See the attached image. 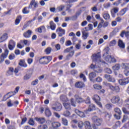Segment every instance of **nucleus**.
<instances>
[{"label":"nucleus","mask_w":129,"mask_h":129,"mask_svg":"<svg viewBox=\"0 0 129 129\" xmlns=\"http://www.w3.org/2000/svg\"><path fill=\"white\" fill-rule=\"evenodd\" d=\"M92 121L94 123L93 128L98 129V127L97 126H100L101 123H102V119L97 117V116H94L92 117Z\"/></svg>","instance_id":"nucleus-1"},{"label":"nucleus","mask_w":129,"mask_h":129,"mask_svg":"<svg viewBox=\"0 0 129 129\" xmlns=\"http://www.w3.org/2000/svg\"><path fill=\"white\" fill-rule=\"evenodd\" d=\"M103 85H104V86H106V87H108L109 89L111 90L112 91H114V92H119V87L118 86H113L112 84L109 83H107L106 82H104L103 83Z\"/></svg>","instance_id":"nucleus-2"},{"label":"nucleus","mask_w":129,"mask_h":129,"mask_svg":"<svg viewBox=\"0 0 129 129\" xmlns=\"http://www.w3.org/2000/svg\"><path fill=\"white\" fill-rule=\"evenodd\" d=\"M111 102L113 104H117L119 106L122 105L123 100H120V98L118 96H115L111 99Z\"/></svg>","instance_id":"nucleus-3"},{"label":"nucleus","mask_w":129,"mask_h":129,"mask_svg":"<svg viewBox=\"0 0 129 129\" xmlns=\"http://www.w3.org/2000/svg\"><path fill=\"white\" fill-rule=\"evenodd\" d=\"M82 38L83 40L87 39L89 37V33L88 32V28L85 27L82 29Z\"/></svg>","instance_id":"nucleus-4"},{"label":"nucleus","mask_w":129,"mask_h":129,"mask_svg":"<svg viewBox=\"0 0 129 129\" xmlns=\"http://www.w3.org/2000/svg\"><path fill=\"white\" fill-rule=\"evenodd\" d=\"M100 57L101 56L100 55V52H98L96 54H94L92 55V60L93 62H97V63H99V62H103V61H101V60H100Z\"/></svg>","instance_id":"nucleus-5"},{"label":"nucleus","mask_w":129,"mask_h":129,"mask_svg":"<svg viewBox=\"0 0 129 129\" xmlns=\"http://www.w3.org/2000/svg\"><path fill=\"white\" fill-rule=\"evenodd\" d=\"M92 99L95 101V102L99 106V107H102V104L100 102V97L98 95H94L92 97Z\"/></svg>","instance_id":"nucleus-6"},{"label":"nucleus","mask_w":129,"mask_h":129,"mask_svg":"<svg viewBox=\"0 0 129 129\" xmlns=\"http://www.w3.org/2000/svg\"><path fill=\"white\" fill-rule=\"evenodd\" d=\"M52 109L55 111H60L62 109V105L58 102L53 104L52 105Z\"/></svg>","instance_id":"nucleus-7"},{"label":"nucleus","mask_w":129,"mask_h":129,"mask_svg":"<svg viewBox=\"0 0 129 129\" xmlns=\"http://www.w3.org/2000/svg\"><path fill=\"white\" fill-rule=\"evenodd\" d=\"M39 3L36 0H32L30 2V5L29 6V9H32V10H35V9L38 8Z\"/></svg>","instance_id":"nucleus-8"},{"label":"nucleus","mask_w":129,"mask_h":129,"mask_svg":"<svg viewBox=\"0 0 129 129\" xmlns=\"http://www.w3.org/2000/svg\"><path fill=\"white\" fill-rule=\"evenodd\" d=\"M8 55H9V50L6 49L5 53H3L0 56V64H2L5 61V59L8 57Z\"/></svg>","instance_id":"nucleus-9"},{"label":"nucleus","mask_w":129,"mask_h":129,"mask_svg":"<svg viewBox=\"0 0 129 129\" xmlns=\"http://www.w3.org/2000/svg\"><path fill=\"white\" fill-rule=\"evenodd\" d=\"M114 111L118 114L117 115L115 114L114 115L115 118H116V119H120V115L121 114V110H120V109L119 108H115L114 109Z\"/></svg>","instance_id":"nucleus-10"},{"label":"nucleus","mask_w":129,"mask_h":129,"mask_svg":"<svg viewBox=\"0 0 129 129\" xmlns=\"http://www.w3.org/2000/svg\"><path fill=\"white\" fill-rule=\"evenodd\" d=\"M118 83L120 85H126L129 83V77L118 80Z\"/></svg>","instance_id":"nucleus-11"},{"label":"nucleus","mask_w":129,"mask_h":129,"mask_svg":"<svg viewBox=\"0 0 129 129\" xmlns=\"http://www.w3.org/2000/svg\"><path fill=\"white\" fill-rule=\"evenodd\" d=\"M56 32L58 34L59 37H62L63 35H65V30L61 28V27H58L56 30Z\"/></svg>","instance_id":"nucleus-12"},{"label":"nucleus","mask_w":129,"mask_h":129,"mask_svg":"<svg viewBox=\"0 0 129 129\" xmlns=\"http://www.w3.org/2000/svg\"><path fill=\"white\" fill-rule=\"evenodd\" d=\"M104 77L109 81V82H112L113 83L115 82V79L109 75H105Z\"/></svg>","instance_id":"nucleus-13"},{"label":"nucleus","mask_w":129,"mask_h":129,"mask_svg":"<svg viewBox=\"0 0 129 129\" xmlns=\"http://www.w3.org/2000/svg\"><path fill=\"white\" fill-rule=\"evenodd\" d=\"M32 34H33V31L31 30H28L27 31L23 33V36L24 38H31Z\"/></svg>","instance_id":"nucleus-14"},{"label":"nucleus","mask_w":129,"mask_h":129,"mask_svg":"<svg viewBox=\"0 0 129 129\" xmlns=\"http://www.w3.org/2000/svg\"><path fill=\"white\" fill-rule=\"evenodd\" d=\"M15 47H16V42L14 41V40H11L9 41V49L12 50H14V49L15 48Z\"/></svg>","instance_id":"nucleus-15"},{"label":"nucleus","mask_w":129,"mask_h":129,"mask_svg":"<svg viewBox=\"0 0 129 129\" xmlns=\"http://www.w3.org/2000/svg\"><path fill=\"white\" fill-rule=\"evenodd\" d=\"M9 36L8 33H4L1 37H0V43H3L5 42V41L8 40Z\"/></svg>","instance_id":"nucleus-16"},{"label":"nucleus","mask_w":129,"mask_h":129,"mask_svg":"<svg viewBox=\"0 0 129 129\" xmlns=\"http://www.w3.org/2000/svg\"><path fill=\"white\" fill-rule=\"evenodd\" d=\"M125 37L129 41V31H123L121 32L120 33V37L122 38H123V37Z\"/></svg>","instance_id":"nucleus-17"},{"label":"nucleus","mask_w":129,"mask_h":129,"mask_svg":"<svg viewBox=\"0 0 129 129\" xmlns=\"http://www.w3.org/2000/svg\"><path fill=\"white\" fill-rule=\"evenodd\" d=\"M35 119L36 121H38L41 124H43L46 122V118L45 117L36 118Z\"/></svg>","instance_id":"nucleus-18"},{"label":"nucleus","mask_w":129,"mask_h":129,"mask_svg":"<svg viewBox=\"0 0 129 129\" xmlns=\"http://www.w3.org/2000/svg\"><path fill=\"white\" fill-rule=\"evenodd\" d=\"M128 10V8H125L121 10L118 13H117V15L118 16H123L125 14L126 12H127Z\"/></svg>","instance_id":"nucleus-19"},{"label":"nucleus","mask_w":129,"mask_h":129,"mask_svg":"<svg viewBox=\"0 0 129 129\" xmlns=\"http://www.w3.org/2000/svg\"><path fill=\"white\" fill-rule=\"evenodd\" d=\"M85 86V85L82 82H78L75 84V87L77 88H83Z\"/></svg>","instance_id":"nucleus-20"},{"label":"nucleus","mask_w":129,"mask_h":129,"mask_svg":"<svg viewBox=\"0 0 129 129\" xmlns=\"http://www.w3.org/2000/svg\"><path fill=\"white\" fill-rule=\"evenodd\" d=\"M75 112L80 117H85V114H84V112L80 111L78 109H76Z\"/></svg>","instance_id":"nucleus-21"},{"label":"nucleus","mask_w":129,"mask_h":129,"mask_svg":"<svg viewBox=\"0 0 129 129\" xmlns=\"http://www.w3.org/2000/svg\"><path fill=\"white\" fill-rule=\"evenodd\" d=\"M66 5H61L57 7L56 9V13H58L59 12H61V11L65 9Z\"/></svg>","instance_id":"nucleus-22"},{"label":"nucleus","mask_w":129,"mask_h":129,"mask_svg":"<svg viewBox=\"0 0 129 129\" xmlns=\"http://www.w3.org/2000/svg\"><path fill=\"white\" fill-rule=\"evenodd\" d=\"M49 25L50 28L52 31H55V30H56V24H55L53 21L50 22Z\"/></svg>","instance_id":"nucleus-23"},{"label":"nucleus","mask_w":129,"mask_h":129,"mask_svg":"<svg viewBox=\"0 0 129 129\" xmlns=\"http://www.w3.org/2000/svg\"><path fill=\"white\" fill-rule=\"evenodd\" d=\"M19 64L20 66H21V67H24V68H26V67H28V65L26 62H25V60L24 59H21L20 60V62L19 63Z\"/></svg>","instance_id":"nucleus-24"},{"label":"nucleus","mask_w":129,"mask_h":129,"mask_svg":"<svg viewBox=\"0 0 129 129\" xmlns=\"http://www.w3.org/2000/svg\"><path fill=\"white\" fill-rule=\"evenodd\" d=\"M45 113L46 116H47L48 117H49V116H51V115H52V113H51V111H50V109H49V107H47L45 108Z\"/></svg>","instance_id":"nucleus-25"},{"label":"nucleus","mask_w":129,"mask_h":129,"mask_svg":"<svg viewBox=\"0 0 129 129\" xmlns=\"http://www.w3.org/2000/svg\"><path fill=\"white\" fill-rule=\"evenodd\" d=\"M63 105L66 109H68V110H70V109H71V105H70V103L66 102L63 103Z\"/></svg>","instance_id":"nucleus-26"},{"label":"nucleus","mask_w":129,"mask_h":129,"mask_svg":"<svg viewBox=\"0 0 129 129\" xmlns=\"http://www.w3.org/2000/svg\"><path fill=\"white\" fill-rule=\"evenodd\" d=\"M118 46L119 47V48H121V49H124V48L125 47L124 43H123L122 40L120 39H119L118 41Z\"/></svg>","instance_id":"nucleus-27"},{"label":"nucleus","mask_w":129,"mask_h":129,"mask_svg":"<svg viewBox=\"0 0 129 129\" xmlns=\"http://www.w3.org/2000/svg\"><path fill=\"white\" fill-rule=\"evenodd\" d=\"M39 63L40 64H47L46 59V56H43L39 59Z\"/></svg>","instance_id":"nucleus-28"},{"label":"nucleus","mask_w":129,"mask_h":129,"mask_svg":"<svg viewBox=\"0 0 129 129\" xmlns=\"http://www.w3.org/2000/svg\"><path fill=\"white\" fill-rule=\"evenodd\" d=\"M95 109H96L95 105L91 104L89 106L88 109L87 110V111H92V110H95Z\"/></svg>","instance_id":"nucleus-29"},{"label":"nucleus","mask_w":129,"mask_h":129,"mask_svg":"<svg viewBox=\"0 0 129 129\" xmlns=\"http://www.w3.org/2000/svg\"><path fill=\"white\" fill-rule=\"evenodd\" d=\"M51 125L52 126H54L56 128H58V127H60V126H61V123H60V122H59L55 121L52 122Z\"/></svg>","instance_id":"nucleus-30"},{"label":"nucleus","mask_w":129,"mask_h":129,"mask_svg":"<svg viewBox=\"0 0 129 129\" xmlns=\"http://www.w3.org/2000/svg\"><path fill=\"white\" fill-rule=\"evenodd\" d=\"M84 125L86 129H92L91 128V125H90V122L86 121L84 122Z\"/></svg>","instance_id":"nucleus-31"},{"label":"nucleus","mask_w":129,"mask_h":129,"mask_svg":"<svg viewBox=\"0 0 129 129\" xmlns=\"http://www.w3.org/2000/svg\"><path fill=\"white\" fill-rule=\"evenodd\" d=\"M60 99L61 100V101H63L64 102H67L69 101V100H68V98H67V97L66 95L60 96Z\"/></svg>","instance_id":"nucleus-32"},{"label":"nucleus","mask_w":129,"mask_h":129,"mask_svg":"<svg viewBox=\"0 0 129 129\" xmlns=\"http://www.w3.org/2000/svg\"><path fill=\"white\" fill-rule=\"evenodd\" d=\"M89 77L91 81L93 78L96 77V74L94 72H92L89 74Z\"/></svg>","instance_id":"nucleus-33"},{"label":"nucleus","mask_w":129,"mask_h":129,"mask_svg":"<svg viewBox=\"0 0 129 129\" xmlns=\"http://www.w3.org/2000/svg\"><path fill=\"white\" fill-rule=\"evenodd\" d=\"M29 9L30 8H29V6L28 7H25L22 10L23 14H24V15H27V14H29V13H30Z\"/></svg>","instance_id":"nucleus-34"},{"label":"nucleus","mask_w":129,"mask_h":129,"mask_svg":"<svg viewBox=\"0 0 129 129\" xmlns=\"http://www.w3.org/2000/svg\"><path fill=\"white\" fill-rule=\"evenodd\" d=\"M75 97L76 98V100L77 102H78L79 103L80 102H83V99H82L81 97H79L78 95H76L75 96Z\"/></svg>","instance_id":"nucleus-35"},{"label":"nucleus","mask_w":129,"mask_h":129,"mask_svg":"<svg viewBox=\"0 0 129 129\" xmlns=\"http://www.w3.org/2000/svg\"><path fill=\"white\" fill-rule=\"evenodd\" d=\"M112 69H113V70H114L115 71L119 70V69H120V64L116 63L115 65L112 67Z\"/></svg>","instance_id":"nucleus-36"},{"label":"nucleus","mask_w":129,"mask_h":129,"mask_svg":"<svg viewBox=\"0 0 129 129\" xmlns=\"http://www.w3.org/2000/svg\"><path fill=\"white\" fill-rule=\"evenodd\" d=\"M21 20H22V16H18L15 20V25H19V24H20V23L21 22Z\"/></svg>","instance_id":"nucleus-37"},{"label":"nucleus","mask_w":129,"mask_h":129,"mask_svg":"<svg viewBox=\"0 0 129 129\" xmlns=\"http://www.w3.org/2000/svg\"><path fill=\"white\" fill-rule=\"evenodd\" d=\"M61 122L62 124H63V125H66V126L68 125V120L65 117L61 118Z\"/></svg>","instance_id":"nucleus-38"},{"label":"nucleus","mask_w":129,"mask_h":129,"mask_svg":"<svg viewBox=\"0 0 129 129\" xmlns=\"http://www.w3.org/2000/svg\"><path fill=\"white\" fill-rule=\"evenodd\" d=\"M97 68V66L96 65V64H94V63H92L89 68L90 69H92V70H93V71L95 72V70H96V68Z\"/></svg>","instance_id":"nucleus-39"},{"label":"nucleus","mask_w":129,"mask_h":129,"mask_svg":"<svg viewBox=\"0 0 129 129\" xmlns=\"http://www.w3.org/2000/svg\"><path fill=\"white\" fill-rule=\"evenodd\" d=\"M63 115L66 116V117H70V115H71V113L69 111H66L63 112Z\"/></svg>","instance_id":"nucleus-40"},{"label":"nucleus","mask_w":129,"mask_h":129,"mask_svg":"<svg viewBox=\"0 0 129 129\" xmlns=\"http://www.w3.org/2000/svg\"><path fill=\"white\" fill-rule=\"evenodd\" d=\"M80 15V13H77L75 16L71 17V21H76L77 20V17Z\"/></svg>","instance_id":"nucleus-41"},{"label":"nucleus","mask_w":129,"mask_h":129,"mask_svg":"<svg viewBox=\"0 0 129 129\" xmlns=\"http://www.w3.org/2000/svg\"><path fill=\"white\" fill-rule=\"evenodd\" d=\"M93 87L94 89H96L97 90H100V89H101L102 88V86L97 84L94 85Z\"/></svg>","instance_id":"nucleus-42"},{"label":"nucleus","mask_w":129,"mask_h":129,"mask_svg":"<svg viewBox=\"0 0 129 129\" xmlns=\"http://www.w3.org/2000/svg\"><path fill=\"white\" fill-rule=\"evenodd\" d=\"M74 53H75L74 51H73L70 52V53L67 56L66 59L69 60V59H70V57H73V55H74Z\"/></svg>","instance_id":"nucleus-43"},{"label":"nucleus","mask_w":129,"mask_h":129,"mask_svg":"<svg viewBox=\"0 0 129 129\" xmlns=\"http://www.w3.org/2000/svg\"><path fill=\"white\" fill-rule=\"evenodd\" d=\"M103 17L105 20H109L110 16L108 13H104Z\"/></svg>","instance_id":"nucleus-44"},{"label":"nucleus","mask_w":129,"mask_h":129,"mask_svg":"<svg viewBox=\"0 0 129 129\" xmlns=\"http://www.w3.org/2000/svg\"><path fill=\"white\" fill-rule=\"evenodd\" d=\"M117 29H114L112 32L110 33V37H113L117 34Z\"/></svg>","instance_id":"nucleus-45"},{"label":"nucleus","mask_w":129,"mask_h":129,"mask_svg":"<svg viewBox=\"0 0 129 129\" xmlns=\"http://www.w3.org/2000/svg\"><path fill=\"white\" fill-rule=\"evenodd\" d=\"M38 129H48V126L47 124L40 125L38 126Z\"/></svg>","instance_id":"nucleus-46"},{"label":"nucleus","mask_w":129,"mask_h":129,"mask_svg":"<svg viewBox=\"0 0 129 129\" xmlns=\"http://www.w3.org/2000/svg\"><path fill=\"white\" fill-rule=\"evenodd\" d=\"M102 68L99 67V66H97L96 70L95 71V72H96V73H101V72H102Z\"/></svg>","instance_id":"nucleus-47"},{"label":"nucleus","mask_w":129,"mask_h":129,"mask_svg":"<svg viewBox=\"0 0 129 129\" xmlns=\"http://www.w3.org/2000/svg\"><path fill=\"white\" fill-rule=\"evenodd\" d=\"M120 123L121 122L119 121L116 122V123H115V125L113 126V128H117V127H118L119 126H120Z\"/></svg>","instance_id":"nucleus-48"},{"label":"nucleus","mask_w":129,"mask_h":129,"mask_svg":"<svg viewBox=\"0 0 129 129\" xmlns=\"http://www.w3.org/2000/svg\"><path fill=\"white\" fill-rule=\"evenodd\" d=\"M45 59L46 60L47 64H48L49 62H51V61L52 60V56H45Z\"/></svg>","instance_id":"nucleus-49"},{"label":"nucleus","mask_w":129,"mask_h":129,"mask_svg":"<svg viewBox=\"0 0 129 129\" xmlns=\"http://www.w3.org/2000/svg\"><path fill=\"white\" fill-rule=\"evenodd\" d=\"M110 6H111V4H110V3L108 2L104 4L103 7L104 9H109V8H110Z\"/></svg>","instance_id":"nucleus-50"},{"label":"nucleus","mask_w":129,"mask_h":129,"mask_svg":"<svg viewBox=\"0 0 129 129\" xmlns=\"http://www.w3.org/2000/svg\"><path fill=\"white\" fill-rule=\"evenodd\" d=\"M105 60L108 63H111V56L107 55L105 58Z\"/></svg>","instance_id":"nucleus-51"},{"label":"nucleus","mask_w":129,"mask_h":129,"mask_svg":"<svg viewBox=\"0 0 129 129\" xmlns=\"http://www.w3.org/2000/svg\"><path fill=\"white\" fill-rule=\"evenodd\" d=\"M78 126L79 128H82V127H83V126H84V123H83V122L81 121H79L78 123Z\"/></svg>","instance_id":"nucleus-52"},{"label":"nucleus","mask_w":129,"mask_h":129,"mask_svg":"<svg viewBox=\"0 0 129 129\" xmlns=\"http://www.w3.org/2000/svg\"><path fill=\"white\" fill-rule=\"evenodd\" d=\"M123 68L124 69H129V63H122Z\"/></svg>","instance_id":"nucleus-53"},{"label":"nucleus","mask_w":129,"mask_h":129,"mask_svg":"<svg viewBox=\"0 0 129 129\" xmlns=\"http://www.w3.org/2000/svg\"><path fill=\"white\" fill-rule=\"evenodd\" d=\"M42 30H45V26H42L37 29V32L38 33H42Z\"/></svg>","instance_id":"nucleus-54"},{"label":"nucleus","mask_w":129,"mask_h":129,"mask_svg":"<svg viewBox=\"0 0 129 129\" xmlns=\"http://www.w3.org/2000/svg\"><path fill=\"white\" fill-rule=\"evenodd\" d=\"M52 51V48L51 47H48L45 49V53L49 55L51 53V51Z\"/></svg>","instance_id":"nucleus-55"},{"label":"nucleus","mask_w":129,"mask_h":129,"mask_svg":"<svg viewBox=\"0 0 129 129\" xmlns=\"http://www.w3.org/2000/svg\"><path fill=\"white\" fill-rule=\"evenodd\" d=\"M105 116L107 120H109V119H110V117H111V114L108 113H106Z\"/></svg>","instance_id":"nucleus-56"},{"label":"nucleus","mask_w":129,"mask_h":129,"mask_svg":"<svg viewBox=\"0 0 129 129\" xmlns=\"http://www.w3.org/2000/svg\"><path fill=\"white\" fill-rule=\"evenodd\" d=\"M103 23H104V21L103 20H101V22H100L98 25L97 29H101V28H102Z\"/></svg>","instance_id":"nucleus-57"},{"label":"nucleus","mask_w":129,"mask_h":129,"mask_svg":"<svg viewBox=\"0 0 129 129\" xmlns=\"http://www.w3.org/2000/svg\"><path fill=\"white\" fill-rule=\"evenodd\" d=\"M122 110L123 112L124 113H125V114L129 115V111H127V110L126 109V108H125V107H122Z\"/></svg>","instance_id":"nucleus-58"},{"label":"nucleus","mask_w":129,"mask_h":129,"mask_svg":"<svg viewBox=\"0 0 129 129\" xmlns=\"http://www.w3.org/2000/svg\"><path fill=\"white\" fill-rule=\"evenodd\" d=\"M71 103L72 106H74V107L76 106V102L74 101V99L72 98L71 99Z\"/></svg>","instance_id":"nucleus-59"},{"label":"nucleus","mask_w":129,"mask_h":129,"mask_svg":"<svg viewBox=\"0 0 129 129\" xmlns=\"http://www.w3.org/2000/svg\"><path fill=\"white\" fill-rule=\"evenodd\" d=\"M105 71L106 73H108V74H111L112 73V71L110 69L106 68L105 69Z\"/></svg>","instance_id":"nucleus-60"},{"label":"nucleus","mask_w":129,"mask_h":129,"mask_svg":"<svg viewBox=\"0 0 129 129\" xmlns=\"http://www.w3.org/2000/svg\"><path fill=\"white\" fill-rule=\"evenodd\" d=\"M38 82H39V80H38V79H36L35 81L32 82L31 85L35 86V85H37V84H38Z\"/></svg>","instance_id":"nucleus-61"},{"label":"nucleus","mask_w":129,"mask_h":129,"mask_svg":"<svg viewBox=\"0 0 129 129\" xmlns=\"http://www.w3.org/2000/svg\"><path fill=\"white\" fill-rule=\"evenodd\" d=\"M30 78H31V75L27 74L24 77V80H29V79H30Z\"/></svg>","instance_id":"nucleus-62"},{"label":"nucleus","mask_w":129,"mask_h":129,"mask_svg":"<svg viewBox=\"0 0 129 129\" xmlns=\"http://www.w3.org/2000/svg\"><path fill=\"white\" fill-rule=\"evenodd\" d=\"M29 124L30 125H34V124H35V122L34 121V119L31 118L30 119L29 121Z\"/></svg>","instance_id":"nucleus-63"},{"label":"nucleus","mask_w":129,"mask_h":129,"mask_svg":"<svg viewBox=\"0 0 129 129\" xmlns=\"http://www.w3.org/2000/svg\"><path fill=\"white\" fill-rule=\"evenodd\" d=\"M116 44V41L115 40H113L110 42V46H114Z\"/></svg>","instance_id":"nucleus-64"}]
</instances>
